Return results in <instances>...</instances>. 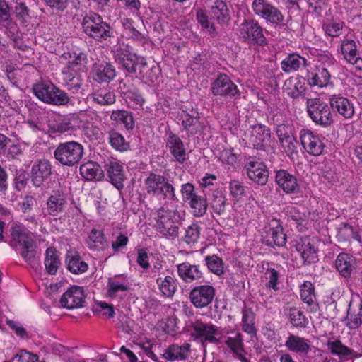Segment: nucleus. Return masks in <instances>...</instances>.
Wrapping results in <instances>:
<instances>
[{
	"label": "nucleus",
	"mask_w": 362,
	"mask_h": 362,
	"mask_svg": "<svg viewBox=\"0 0 362 362\" xmlns=\"http://www.w3.org/2000/svg\"><path fill=\"white\" fill-rule=\"evenodd\" d=\"M83 32L90 38L103 42L114 37L115 30L100 14L90 11L81 21Z\"/></svg>",
	"instance_id": "nucleus-1"
},
{
	"label": "nucleus",
	"mask_w": 362,
	"mask_h": 362,
	"mask_svg": "<svg viewBox=\"0 0 362 362\" xmlns=\"http://www.w3.org/2000/svg\"><path fill=\"white\" fill-rule=\"evenodd\" d=\"M32 93L40 101L54 105H67L71 99L65 90L51 81H40L32 86Z\"/></svg>",
	"instance_id": "nucleus-2"
},
{
	"label": "nucleus",
	"mask_w": 362,
	"mask_h": 362,
	"mask_svg": "<svg viewBox=\"0 0 362 362\" xmlns=\"http://www.w3.org/2000/svg\"><path fill=\"white\" fill-rule=\"evenodd\" d=\"M84 150V146L78 141H64L57 146L53 155L58 163L72 168L81 163L85 154Z\"/></svg>",
	"instance_id": "nucleus-3"
},
{
	"label": "nucleus",
	"mask_w": 362,
	"mask_h": 362,
	"mask_svg": "<svg viewBox=\"0 0 362 362\" xmlns=\"http://www.w3.org/2000/svg\"><path fill=\"white\" fill-rule=\"evenodd\" d=\"M190 337L194 341H199L202 345L206 344H218L220 327L211 322H204L202 319L194 318L189 322Z\"/></svg>",
	"instance_id": "nucleus-4"
},
{
	"label": "nucleus",
	"mask_w": 362,
	"mask_h": 362,
	"mask_svg": "<svg viewBox=\"0 0 362 362\" xmlns=\"http://www.w3.org/2000/svg\"><path fill=\"white\" fill-rule=\"evenodd\" d=\"M114 59L126 77L135 78L141 64L140 57L132 52L128 45H119L114 51Z\"/></svg>",
	"instance_id": "nucleus-5"
},
{
	"label": "nucleus",
	"mask_w": 362,
	"mask_h": 362,
	"mask_svg": "<svg viewBox=\"0 0 362 362\" xmlns=\"http://www.w3.org/2000/svg\"><path fill=\"white\" fill-rule=\"evenodd\" d=\"M238 35L243 42L249 45L264 47L267 45L264 28L255 19H244L239 26Z\"/></svg>",
	"instance_id": "nucleus-6"
},
{
	"label": "nucleus",
	"mask_w": 362,
	"mask_h": 362,
	"mask_svg": "<svg viewBox=\"0 0 362 362\" xmlns=\"http://www.w3.org/2000/svg\"><path fill=\"white\" fill-rule=\"evenodd\" d=\"M307 112L312 121L323 127L330 126L333 122L331 107L320 98L307 100Z\"/></svg>",
	"instance_id": "nucleus-7"
},
{
	"label": "nucleus",
	"mask_w": 362,
	"mask_h": 362,
	"mask_svg": "<svg viewBox=\"0 0 362 362\" xmlns=\"http://www.w3.org/2000/svg\"><path fill=\"white\" fill-rule=\"evenodd\" d=\"M211 91L214 96L230 98L234 100L241 98L238 86L225 73L220 72L211 83Z\"/></svg>",
	"instance_id": "nucleus-8"
},
{
	"label": "nucleus",
	"mask_w": 362,
	"mask_h": 362,
	"mask_svg": "<svg viewBox=\"0 0 362 362\" xmlns=\"http://www.w3.org/2000/svg\"><path fill=\"white\" fill-rule=\"evenodd\" d=\"M180 215L176 207L160 206V234L168 239L178 235Z\"/></svg>",
	"instance_id": "nucleus-9"
},
{
	"label": "nucleus",
	"mask_w": 362,
	"mask_h": 362,
	"mask_svg": "<svg viewBox=\"0 0 362 362\" xmlns=\"http://www.w3.org/2000/svg\"><path fill=\"white\" fill-rule=\"evenodd\" d=\"M87 122L78 114H68L60 116L49 124V132L52 134H64L77 129L86 128Z\"/></svg>",
	"instance_id": "nucleus-10"
},
{
	"label": "nucleus",
	"mask_w": 362,
	"mask_h": 362,
	"mask_svg": "<svg viewBox=\"0 0 362 362\" xmlns=\"http://www.w3.org/2000/svg\"><path fill=\"white\" fill-rule=\"evenodd\" d=\"M274 181L277 187L276 189L286 194H295L300 191L296 175L287 170L280 169L275 171Z\"/></svg>",
	"instance_id": "nucleus-11"
},
{
	"label": "nucleus",
	"mask_w": 362,
	"mask_h": 362,
	"mask_svg": "<svg viewBox=\"0 0 362 362\" xmlns=\"http://www.w3.org/2000/svg\"><path fill=\"white\" fill-rule=\"evenodd\" d=\"M216 295V289L211 284H202L194 286L189 293V299L197 308L209 306Z\"/></svg>",
	"instance_id": "nucleus-12"
},
{
	"label": "nucleus",
	"mask_w": 362,
	"mask_h": 362,
	"mask_svg": "<svg viewBox=\"0 0 362 362\" xmlns=\"http://www.w3.org/2000/svg\"><path fill=\"white\" fill-rule=\"evenodd\" d=\"M300 140L303 148L310 155L318 156L325 151L326 146L320 136L309 129H301Z\"/></svg>",
	"instance_id": "nucleus-13"
},
{
	"label": "nucleus",
	"mask_w": 362,
	"mask_h": 362,
	"mask_svg": "<svg viewBox=\"0 0 362 362\" xmlns=\"http://www.w3.org/2000/svg\"><path fill=\"white\" fill-rule=\"evenodd\" d=\"M53 173V166L47 159L35 160L30 170L31 182L35 188L42 187Z\"/></svg>",
	"instance_id": "nucleus-14"
},
{
	"label": "nucleus",
	"mask_w": 362,
	"mask_h": 362,
	"mask_svg": "<svg viewBox=\"0 0 362 362\" xmlns=\"http://www.w3.org/2000/svg\"><path fill=\"white\" fill-rule=\"evenodd\" d=\"M85 298L83 287L73 285L63 293L60 304L62 308L68 310L85 307Z\"/></svg>",
	"instance_id": "nucleus-15"
},
{
	"label": "nucleus",
	"mask_w": 362,
	"mask_h": 362,
	"mask_svg": "<svg viewBox=\"0 0 362 362\" xmlns=\"http://www.w3.org/2000/svg\"><path fill=\"white\" fill-rule=\"evenodd\" d=\"M266 233V244L274 247H284L286 243V235L279 220L273 218L264 227Z\"/></svg>",
	"instance_id": "nucleus-16"
},
{
	"label": "nucleus",
	"mask_w": 362,
	"mask_h": 362,
	"mask_svg": "<svg viewBox=\"0 0 362 362\" xmlns=\"http://www.w3.org/2000/svg\"><path fill=\"white\" fill-rule=\"evenodd\" d=\"M118 92L127 104L134 109H140L145 103L140 90L133 84H127L123 80L119 81Z\"/></svg>",
	"instance_id": "nucleus-17"
},
{
	"label": "nucleus",
	"mask_w": 362,
	"mask_h": 362,
	"mask_svg": "<svg viewBox=\"0 0 362 362\" xmlns=\"http://www.w3.org/2000/svg\"><path fill=\"white\" fill-rule=\"evenodd\" d=\"M250 128V142L257 150L266 151L272 142L270 128L262 124H254Z\"/></svg>",
	"instance_id": "nucleus-18"
},
{
	"label": "nucleus",
	"mask_w": 362,
	"mask_h": 362,
	"mask_svg": "<svg viewBox=\"0 0 362 362\" xmlns=\"http://www.w3.org/2000/svg\"><path fill=\"white\" fill-rule=\"evenodd\" d=\"M8 243L13 249L19 247V245L33 239L32 232L19 222L13 223L8 229Z\"/></svg>",
	"instance_id": "nucleus-19"
},
{
	"label": "nucleus",
	"mask_w": 362,
	"mask_h": 362,
	"mask_svg": "<svg viewBox=\"0 0 362 362\" xmlns=\"http://www.w3.org/2000/svg\"><path fill=\"white\" fill-rule=\"evenodd\" d=\"M245 168L247 175L251 180L259 185H264L268 180L269 172L267 166L254 158H249Z\"/></svg>",
	"instance_id": "nucleus-20"
},
{
	"label": "nucleus",
	"mask_w": 362,
	"mask_h": 362,
	"mask_svg": "<svg viewBox=\"0 0 362 362\" xmlns=\"http://www.w3.org/2000/svg\"><path fill=\"white\" fill-rule=\"evenodd\" d=\"M303 77L310 86L322 88L329 83L331 74L324 66H315L310 69H306V74Z\"/></svg>",
	"instance_id": "nucleus-21"
},
{
	"label": "nucleus",
	"mask_w": 362,
	"mask_h": 362,
	"mask_svg": "<svg viewBox=\"0 0 362 362\" xmlns=\"http://www.w3.org/2000/svg\"><path fill=\"white\" fill-rule=\"evenodd\" d=\"M173 178L160 176V205L165 207H176L177 199L173 187Z\"/></svg>",
	"instance_id": "nucleus-22"
},
{
	"label": "nucleus",
	"mask_w": 362,
	"mask_h": 362,
	"mask_svg": "<svg viewBox=\"0 0 362 362\" xmlns=\"http://www.w3.org/2000/svg\"><path fill=\"white\" fill-rule=\"evenodd\" d=\"M13 250L22 257V259L32 268L37 269L40 265V257L37 252V245L35 240H31L19 245V247Z\"/></svg>",
	"instance_id": "nucleus-23"
},
{
	"label": "nucleus",
	"mask_w": 362,
	"mask_h": 362,
	"mask_svg": "<svg viewBox=\"0 0 362 362\" xmlns=\"http://www.w3.org/2000/svg\"><path fill=\"white\" fill-rule=\"evenodd\" d=\"M332 110L344 119H351L354 115V103L340 94L332 95L329 98Z\"/></svg>",
	"instance_id": "nucleus-24"
},
{
	"label": "nucleus",
	"mask_w": 362,
	"mask_h": 362,
	"mask_svg": "<svg viewBox=\"0 0 362 362\" xmlns=\"http://www.w3.org/2000/svg\"><path fill=\"white\" fill-rule=\"evenodd\" d=\"M105 170L112 185L117 189L120 194L124 189V181L126 179L122 165L115 159L105 164Z\"/></svg>",
	"instance_id": "nucleus-25"
},
{
	"label": "nucleus",
	"mask_w": 362,
	"mask_h": 362,
	"mask_svg": "<svg viewBox=\"0 0 362 362\" xmlns=\"http://www.w3.org/2000/svg\"><path fill=\"white\" fill-rule=\"evenodd\" d=\"M66 204L67 195L63 189L52 190L46 202L48 215L57 216L62 214L64 211Z\"/></svg>",
	"instance_id": "nucleus-26"
},
{
	"label": "nucleus",
	"mask_w": 362,
	"mask_h": 362,
	"mask_svg": "<svg viewBox=\"0 0 362 362\" xmlns=\"http://www.w3.org/2000/svg\"><path fill=\"white\" fill-rule=\"evenodd\" d=\"M92 78L98 83H109L116 76V69L110 62L95 63L93 66Z\"/></svg>",
	"instance_id": "nucleus-27"
},
{
	"label": "nucleus",
	"mask_w": 362,
	"mask_h": 362,
	"mask_svg": "<svg viewBox=\"0 0 362 362\" xmlns=\"http://www.w3.org/2000/svg\"><path fill=\"white\" fill-rule=\"evenodd\" d=\"M295 247L305 264H313L318 261L317 248L309 237L300 238Z\"/></svg>",
	"instance_id": "nucleus-28"
},
{
	"label": "nucleus",
	"mask_w": 362,
	"mask_h": 362,
	"mask_svg": "<svg viewBox=\"0 0 362 362\" xmlns=\"http://www.w3.org/2000/svg\"><path fill=\"white\" fill-rule=\"evenodd\" d=\"M309 64V61L297 52L288 54L280 63L281 70L287 74L301 71Z\"/></svg>",
	"instance_id": "nucleus-29"
},
{
	"label": "nucleus",
	"mask_w": 362,
	"mask_h": 362,
	"mask_svg": "<svg viewBox=\"0 0 362 362\" xmlns=\"http://www.w3.org/2000/svg\"><path fill=\"white\" fill-rule=\"evenodd\" d=\"M177 274L185 283L198 281L204 277V273L199 264H192L185 262L177 265Z\"/></svg>",
	"instance_id": "nucleus-30"
},
{
	"label": "nucleus",
	"mask_w": 362,
	"mask_h": 362,
	"mask_svg": "<svg viewBox=\"0 0 362 362\" xmlns=\"http://www.w3.org/2000/svg\"><path fill=\"white\" fill-rule=\"evenodd\" d=\"M305 81V78L302 76H291L284 81L283 91L293 99L303 96L306 91Z\"/></svg>",
	"instance_id": "nucleus-31"
},
{
	"label": "nucleus",
	"mask_w": 362,
	"mask_h": 362,
	"mask_svg": "<svg viewBox=\"0 0 362 362\" xmlns=\"http://www.w3.org/2000/svg\"><path fill=\"white\" fill-rule=\"evenodd\" d=\"M81 177L86 181H100L105 175L101 166L95 161L88 160L81 164L79 168Z\"/></svg>",
	"instance_id": "nucleus-32"
},
{
	"label": "nucleus",
	"mask_w": 362,
	"mask_h": 362,
	"mask_svg": "<svg viewBox=\"0 0 362 362\" xmlns=\"http://www.w3.org/2000/svg\"><path fill=\"white\" fill-rule=\"evenodd\" d=\"M356 259L346 252L339 253L335 260V268L341 276L349 279L354 269Z\"/></svg>",
	"instance_id": "nucleus-33"
},
{
	"label": "nucleus",
	"mask_w": 362,
	"mask_h": 362,
	"mask_svg": "<svg viewBox=\"0 0 362 362\" xmlns=\"http://www.w3.org/2000/svg\"><path fill=\"white\" fill-rule=\"evenodd\" d=\"M158 78V65L149 66L144 59H141L139 71L135 78L142 80L148 86H154Z\"/></svg>",
	"instance_id": "nucleus-34"
},
{
	"label": "nucleus",
	"mask_w": 362,
	"mask_h": 362,
	"mask_svg": "<svg viewBox=\"0 0 362 362\" xmlns=\"http://www.w3.org/2000/svg\"><path fill=\"white\" fill-rule=\"evenodd\" d=\"M280 266L272 262H267L263 278L265 279V288L277 292L279 290V284L281 277Z\"/></svg>",
	"instance_id": "nucleus-35"
},
{
	"label": "nucleus",
	"mask_w": 362,
	"mask_h": 362,
	"mask_svg": "<svg viewBox=\"0 0 362 362\" xmlns=\"http://www.w3.org/2000/svg\"><path fill=\"white\" fill-rule=\"evenodd\" d=\"M166 148L177 161L182 163L185 160L186 151L178 136L170 133L166 141Z\"/></svg>",
	"instance_id": "nucleus-36"
},
{
	"label": "nucleus",
	"mask_w": 362,
	"mask_h": 362,
	"mask_svg": "<svg viewBox=\"0 0 362 362\" xmlns=\"http://www.w3.org/2000/svg\"><path fill=\"white\" fill-rule=\"evenodd\" d=\"M285 346L291 352L307 354L310 348V341L298 335L290 334L286 339Z\"/></svg>",
	"instance_id": "nucleus-37"
},
{
	"label": "nucleus",
	"mask_w": 362,
	"mask_h": 362,
	"mask_svg": "<svg viewBox=\"0 0 362 362\" xmlns=\"http://www.w3.org/2000/svg\"><path fill=\"white\" fill-rule=\"evenodd\" d=\"M284 312L294 327L305 328L308 326L309 323L308 319L300 308L286 305L284 308Z\"/></svg>",
	"instance_id": "nucleus-38"
},
{
	"label": "nucleus",
	"mask_w": 362,
	"mask_h": 362,
	"mask_svg": "<svg viewBox=\"0 0 362 362\" xmlns=\"http://www.w3.org/2000/svg\"><path fill=\"white\" fill-rule=\"evenodd\" d=\"M9 170L11 173H13L12 187L16 192H22L28 186L29 180H31L30 173L23 168H18L15 165H13V168H9Z\"/></svg>",
	"instance_id": "nucleus-39"
},
{
	"label": "nucleus",
	"mask_w": 362,
	"mask_h": 362,
	"mask_svg": "<svg viewBox=\"0 0 362 362\" xmlns=\"http://www.w3.org/2000/svg\"><path fill=\"white\" fill-rule=\"evenodd\" d=\"M65 263L67 269L74 274H81L88 269V264L83 261L78 252L67 254Z\"/></svg>",
	"instance_id": "nucleus-40"
},
{
	"label": "nucleus",
	"mask_w": 362,
	"mask_h": 362,
	"mask_svg": "<svg viewBox=\"0 0 362 362\" xmlns=\"http://www.w3.org/2000/svg\"><path fill=\"white\" fill-rule=\"evenodd\" d=\"M255 313L250 308L244 307L242 310L241 328L242 330L249 334L252 339L257 335V328L255 327Z\"/></svg>",
	"instance_id": "nucleus-41"
},
{
	"label": "nucleus",
	"mask_w": 362,
	"mask_h": 362,
	"mask_svg": "<svg viewBox=\"0 0 362 362\" xmlns=\"http://www.w3.org/2000/svg\"><path fill=\"white\" fill-rule=\"evenodd\" d=\"M344 28L345 23L339 19H327L322 25L325 36L332 39L340 37Z\"/></svg>",
	"instance_id": "nucleus-42"
},
{
	"label": "nucleus",
	"mask_w": 362,
	"mask_h": 362,
	"mask_svg": "<svg viewBox=\"0 0 362 362\" xmlns=\"http://www.w3.org/2000/svg\"><path fill=\"white\" fill-rule=\"evenodd\" d=\"M190 351V345L187 343L179 346L172 344L165 351L163 357L168 361L185 360Z\"/></svg>",
	"instance_id": "nucleus-43"
},
{
	"label": "nucleus",
	"mask_w": 362,
	"mask_h": 362,
	"mask_svg": "<svg viewBox=\"0 0 362 362\" xmlns=\"http://www.w3.org/2000/svg\"><path fill=\"white\" fill-rule=\"evenodd\" d=\"M45 255L44 264L46 272L49 275H55L62 264L58 251L54 247H49L47 248Z\"/></svg>",
	"instance_id": "nucleus-44"
},
{
	"label": "nucleus",
	"mask_w": 362,
	"mask_h": 362,
	"mask_svg": "<svg viewBox=\"0 0 362 362\" xmlns=\"http://www.w3.org/2000/svg\"><path fill=\"white\" fill-rule=\"evenodd\" d=\"M86 241L88 247L91 250H105L108 247V242L103 231L93 228L88 235Z\"/></svg>",
	"instance_id": "nucleus-45"
},
{
	"label": "nucleus",
	"mask_w": 362,
	"mask_h": 362,
	"mask_svg": "<svg viewBox=\"0 0 362 362\" xmlns=\"http://www.w3.org/2000/svg\"><path fill=\"white\" fill-rule=\"evenodd\" d=\"M227 334H234L233 336H227L224 340V344L233 354H238L239 351H245L244 339L241 332L229 330Z\"/></svg>",
	"instance_id": "nucleus-46"
},
{
	"label": "nucleus",
	"mask_w": 362,
	"mask_h": 362,
	"mask_svg": "<svg viewBox=\"0 0 362 362\" xmlns=\"http://www.w3.org/2000/svg\"><path fill=\"white\" fill-rule=\"evenodd\" d=\"M187 204L191 209L192 214L197 218L202 217L206 213L209 205L206 198L202 195L195 196Z\"/></svg>",
	"instance_id": "nucleus-47"
},
{
	"label": "nucleus",
	"mask_w": 362,
	"mask_h": 362,
	"mask_svg": "<svg viewBox=\"0 0 362 362\" xmlns=\"http://www.w3.org/2000/svg\"><path fill=\"white\" fill-rule=\"evenodd\" d=\"M108 140L111 146L117 151L124 152L130 148L129 143L115 129H112L108 132Z\"/></svg>",
	"instance_id": "nucleus-48"
},
{
	"label": "nucleus",
	"mask_w": 362,
	"mask_h": 362,
	"mask_svg": "<svg viewBox=\"0 0 362 362\" xmlns=\"http://www.w3.org/2000/svg\"><path fill=\"white\" fill-rule=\"evenodd\" d=\"M300 297L301 300L311 306L316 301V293L314 284L310 281H304L300 286Z\"/></svg>",
	"instance_id": "nucleus-49"
},
{
	"label": "nucleus",
	"mask_w": 362,
	"mask_h": 362,
	"mask_svg": "<svg viewBox=\"0 0 362 362\" xmlns=\"http://www.w3.org/2000/svg\"><path fill=\"white\" fill-rule=\"evenodd\" d=\"M341 52L346 62L354 59L359 54L356 42L344 37L341 40Z\"/></svg>",
	"instance_id": "nucleus-50"
},
{
	"label": "nucleus",
	"mask_w": 362,
	"mask_h": 362,
	"mask_svg": "<svg viewBox=\"0 0 362 362\" xmlns=\"http://www.w3.org/2000/svg\"><path fill=\"white\" fill-rule=\"evenodd\" d=\"M110 118L119 124H122L127 130H132L134 127V120L131 112L124 110L113 111Z\"/></svg>",
	"instance_id": "nucleus-51"
},
{
	"label": "nucleus",
	"mask_w": 362,
	"mask_h": 362,
	"mask_svg": "<svg viewBox=\"0 0 362 362\" xmlns=\"http://www.w3.org/2000/svg\"><path fill=\"white\" fill-rule=\"evenodd\" d=\"M267 23L275 26L285 25V17L282 12L272 4L262 17Z\"/></svg>",
	"instance_id": "nucleus-52"
},
{
	"label": "nucleus",
	"mask_w": 362,
	"mask_h": 362,
	"mask_svg": "<svg viewBox=\"0 0 362 362\" xmlns=\"http://www.w3.org/2000/svg\"><path fill=\"white\" fill-rule=\"evenodd\" d=\"M205 264L212 274L221 276L224 274V263L217 255H206L204 257Z\"/></svg>",
	"instance_id": "nucleus-53"
},
{
	"label": "nucleus",
	"mask_w": 362,
	"mask_h": 362,
	"mask_svg": "<svg viewBox=\"0 0 362 362\" xmlns=\"http://www.w3.org/2000/svg\"><path fill=\"white\" fill-rule=\"evenodd\" d=\"M328 347L333 355L338 356L341 359H348L352 357L354 351L344 345L340 340L328 342Z\"/></svg>",
	"instance_id": "nucleus-54"
},
{
	"label": "nucleus",
	"mask_w": 362,
	"mask_h": 362,
	"mask_svg": "<svg viewBox=\"0 0 362 362\" xmlns=\"http://www.w3.org/2000/svg\"><path fill=\"white\" fill-rule=\"evenodd\" d=\"M210 15L212 18L216 19L219 23L225 22L228 17V10L225 1H216L211 7Z\"/></svg>",
	"instance_id": "nucleus-55"
},
{
	"label": "nucleus",
	"mask_w": 362,
	"mask_h": 362,
	"mask_svg": "<svg viewBox=\"0 0 362 362\" xmlns=\"http://www.w3.org/2000/svg\"><path fill=\"white\" fill-rule=\"evenodd\" d=\"M226 197L221 192H214L210 202L213 212L218 216L223 214L226 212Z\"/></svg>",
	"instance_id": "nucleus-56"
},
{
	"label": "nucleus",
	"mask_w": 362,
	"mask_h": 362,
	"mask_svg": "<svg viewBox=\"0 0 362 362\" xmlns=\"http://www.w3.org/2000/svg\"><path fill=\"white\" fill-rule=\"evenodd\" d=\"M196 18L202 28L206 30L211 37H214L216 35L217 32L216 30L215 25L214 23L209 21L205 11L203 10H199L197 12Z\"/></svg>",
	"instance_id": "nucleus-57"
},
{
	"label": "nucleus",
	"mask_w": 362,
	"mask_h": 362,
	"mask_svg": "<svg viewBox=\"0 0 362 362\" xmlns=\"http://www.w3.org/2000/svg\"><path fill=\"white\" fill-rule=\"evenodd\" d=\"M30 11L26 4L23 2H17L14 9V15L17 20L23 26L27 25V23L30 21Z\"/></svg>",
	"instance_id": "nucleus-58"
},
{
	"label": "nucleus",
	"mask_w": 362,
	"mask_h": 362,
	"mask_svg": "<svg viewBox=\"0 0 362 362\" xmlns=\"http://www.w3.org/2000/svg\"><path fill=\"white\" fill-rule=\"evenodd\" d=\"M180 117V119L182 120V125L185 130L190 132L191 134L197 132L195 126L199 122V119L197 112L196 113V115H190L188 112H183Z\"/></svg>",
	"instance_id": "nucleus-59"
},
{
	"label": "nucleus",
	"mask_w": 362,
	"mask_h": 362,
	"mask_svg": "<svg viewBox=\"0 0 362 362\" xmlns=\"http://www.w3.org/2000/svg\"><path fill=\"white\" fill-rule=\"evenodd\" d=\"M177 284L175 279L170 276H165L160 284V292L165 298H172L176 291Z\"/></svg>",
	"instance_id": "nucleus-60"
},
{
	"label": "nucleus",
	"mask_w": 362,
	"mask_h": 362,
	"mask_svg": "<svg viewBox=\"0 0 362 362\" xmlns=\"http://www.w3.org/2000/svg\"><path fill=\"white\" fill-rule=\"evenodd\" d=\"M122 27L124 29L125 33L131 38L139 42H143L144 37L143 35L138 31L133 25V20L126 18L122 21Z\"/></svg>",
	"instance_id": "nucleus-61"
},
{
	"label": "nucleus",
	"mask_w": 362,
	"mask_h": 362,
	"mask_svg": "<svg viewBox=\"0 0 362 362\" xmlns=\"http://www.w3.org/2000/svg\"><path fill=\"white\" fill-rule=\"evenodd\" d=\"M200 233V226L197 223H194L189 226L186 229L184 241L189 245L194 244L197 243L198 240L199 239Z\"/></svg>",
	"instance_id": "nucleus-62"
},
{
	"label": "nucleus",
	"mask_w": 362,
	"mask_h": 362,
	"mask_svg": "<svg viewBox=\"0 0 362 362\" xmlns=\"http://www.w3.org/2000/svg\"><path fill=\"white\" fill-rule=\"evenodd\" d=\"M83 80L81 76L76 74L71 78H69L66 82L67 90L72 93H81L83 94L84 89L83 88Z\"/></svg>",
	"instance_id": "nucleus-63"
},
{
	"label": "nucleus",
	"mask_w": 362,
	"mask_h": 362,
	"mask_svg": "<svg viewBox=\"0 0 362 362\" xmlns=\"http://www.w3.org/2000/svg\"><path fill=\"white\" fill-rule=\"evenodd\" d=\"M144 184L146 194L152 196L158 194V175L151 173L145 180Z\"/></svg>",
	"instance_id": "nucleus-64"
}]
</instances>
